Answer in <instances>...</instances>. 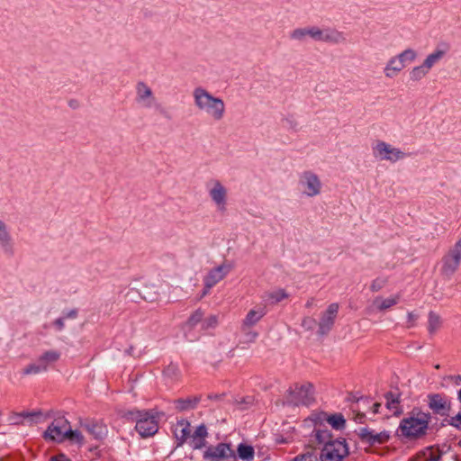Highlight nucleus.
I'll use <instances>...</instances> for the list:
<instances>
[{
  "label": "nucleus",
  "instance_id": "1",
  "mask_svg": "<svg viewBox=\"0 0 461 461\" xmlns=\"http://www.w3.org/2000/svg\"><path fill=\"white\" fill-rule=\"evenodd\" d=\"M290 39L300 42H304L307 38L316 41H323L331 44H339L346 42V37L342 32L334 28H319L310 26L304 28H296L290 32Z\"/></svg>",
  "mask_w": 461,
  "mask_h": 461
},
{
  "label": "nucleus",
  "instance_id": "2",
  "mask_svg": "<svg viewBox=\"0 0 461 461\" xmlns=\"http://www.w3.org/2000/svg\"><path fill=\"white\" fill-rule=\"evenodd\" d=\"M193 97L195 107L214 121H221L224 117L225 104L221 98L213 96L202 86L194 89Z\"/></svg>",
  "mask_w": 461,
  "mask_h": 461
},
{
  "label": "nucleus",
  "instance_id": "3",
  "mask_svg": "<svg viewBox=\"0 0 461 461\" xmlns=\"http://www.w3.org/2000/svg\"><path fill=\"white\" fill-rule=\"evenodd\" d=\"M430 420L431 416L429 413L413 411L406 418L402 420L399 430L405 438H420L426 434Z\"/></svg>",
  "mask_w": 461,
  "mask_h": 461
},
{
  "label": "nucleus",
  "instance_id": "4",
  "mask_svg": "<svg viewBox=\"0 0 461 461\" xmlns=\"http://www.w3.org/2000/svg\"><path fill=\"white\" fill-rule=\"evenodd\" d=\"M136 421L135 429L141 438L151 437L158 429V418L150 411H135L131 412Z\"/></svg>",
  "mask_w": 461,
  "mask_h": 461
},
{
  "label": "nucleus",
  "instance_id": "5",
  "mask_svg": "<svg viewBox=\"0 0 461 461\" xmlns=\"http://www.w3.org/2000/svg\"><path fill=\"white\" fill-rule=\"evenodd\" d=\"M313 394L314 390L312 384H295L288 390L285 401L288 404L294 406L309 405L313 401Z\"/></svg>",
  "mask_w": 461,
  "mask_h": 461
},
{
  "label": "nucleus",
  "instance_id": "6",
  "mask_svg": "<svg viewBox=\"0 0 461 461\" xmlns=\"http://www.w3.org/2000/svg\"><path fill=\"white\" fill-rule=\"evenodd\" d=\"M461 264V237L452 248L442 258L441 273L443 276L450 277L459 268Z\"/></svg>",
  "mask_w": 461,
  "mask_h": 461
},
{
  "label": "nucleus",
  "instance_id": "7",
  "mask_svg": "<svg viewBox=\"0 0 461 461\" xmlns=\"http://www.w3.org/2000/svg\"><path fill=\"white\" fill-rule=\"evenodd\" d=\"M372 149L375 158L380 160L390 161L392 163H395L407 157V154L400 149L394 148L384 140H377Z\"/></svg>",
  "mask_w": 461,
  "mask_h": 461
},
{
  "label": "nucleus",
  "instance_id": "8",
  "mask_svg": "<svg viewBox=\"0 0 461 461\" xmlns=\"http://www.w3.org/2000/svg\"><path fill=\"white\" fill-rule=\"evenodd\" d=\"M348 454V448L345 440H333L323 447L320 455L321 461H342Z\"/></svg>",
  "mask_w": 461,
  "mask_h": 461
},
{
  "label": "nucleus",
  "instance_id": "9",
  "mask_svg": "<svg viewBox=\"0 0 461 461\" xmlns=\"http://www.w3.org/2000/svg\"><path fill=\"white\" fill-rule=\"evenodd\" d=\"M231 270L229 264H221L209 270L203 277V290L202 297L207 295L210 290L221 281Z\"/></svg>",
  "mask_w": 461,
  "mask_h": 461
},
{
  "label": "nucleus",
  "instance_id": "10",
  "mask_svg": "<svg viewBox=\"0 0 461 461\" xmlns=\"http://www.w3.org/2000/svg\"><path fill=\"white\" fill-rule=\"evenodd\" d=\"M299 186L304 194L312 197L321 193L322 185L317 175L311 171H305L300 176Z\"/></svg>",
  "mask_w": 461,
  "mask_h": 461
},
{
  "label": "nucleus",
  "instance_id": "11",
  "mask_svg": "<svg viewBox=\"0 0 461 461\" xmlns=\"http://www.w3.org/2000/svg\"><path fill=\"white\" fill-rule=\"evenodd\" d=\"M203 459L210 461H224L235 457V452L230 444L219 443L215 446H210L203 455Z\"/></svg>",
  "mask_w": 461,
  "mask_h": 461
},
{
  "label": "nucleus",
  "instance_id": "12",
  "mask_svg": "<svg viewBox=\"0 0 461 461\" xmlns=\"http://www.w3.org/2000/svg\"><path fill=\"white\" fill-rule=\"evenodd\" d=\"M68 422L64 418L54 420L44 432V438L56 442H62L68 434Z\"/></svg>",
  "mask_w": 461,
  "mask_h": 461
},
{
  "label": "nucleus",
  "instance_id": "13",
  "mask_svg": "<svg viewBox=\"0 0 461 461\" xmlns=\"http://www.w3.org/2000/svg\"><path fill=\"white\" fill-rule=\"evenodd\" d=\"M136 102L148 109L157 105L156 97L151 88L143 81H140L136 85Z\"/></svg>",
  "mask_w": 461,
  "mask_h": 461
},
{
  "label": "nucleus",
  "instance_id": "14",
  "mask_svg": "<svg viewBox=\"0 0 461 461\" xmlns=\"http://www.w3.org/2000/svg\"><path fill=\"white\" fill-rule=\"evenodd\" d=\"M267 313V309L265 304L259 303L255 305L248 312L245 318L242 320L241 330H247L252 329Z\"/></svg>",
  "mask_w": 461,
  "mask_h": 461
},
{
  "label": "nucleus",
  "instance_id": "15",
  "mask_svg": "<svg viewBox=\"0 0 461 461\" xmlns=\"http://www.w3.org/2000/svg\"><path fill=\"white\" fill-rule=\"evenodd\" d=\"M339 306L337 303H330L327 310L321 314L319 330L320 333L327 334L334 325Z\"/></svg>",
  "mask_w": 461,
  "mask_h": 461
},
{
  "label": "nucleus",
  "instance_id": "16",
  "mask_svg": "<svg viewBox=\"0 0 461 461\" xmlns=\"http://www.w3.org/2000/svg\"><path fill=\"white\" fill-rule=\"evenodd\" d=\"M428 398L429 407L434 413L440 416H446L448 414L451 403L447 396L435 393L429 394Z\"/></svg>",
  "mask_w": 461,
  "mask_h": 461
},
{
  "label": "nucleus",
  "instance_id": "17",
  "mask_svg": "<svg viewBox=\"0 0 461 461\" xmlns=\"http://www.w3.org/2000/svg\"><path fill=\"white\" fill-rule=\"evenodd\" d=\"M359 437L362 441L368 443L369 445L384 444L390 438L389 433L385 430L376 432L367 428L360 429Z\"/></svg>",
  "mask_w": 461,
  "mask_h": 461
},
{
  "label": "nucleus",
  "instance_id": "18",
  "mask_svg": "<svg viewBox=\"0 0 461 461\" xmlns=\"http://www.w3.org/2000/svg\"><path fill=\"white\" fill-rule=\"evenodd\" d=\"M400 300V294H394L387 297L379 295L374 298L370 308L373 311L385 312L397 305Z\"/></svg>",
  "mask_w": 461,
  "mask_h": 461
},
{
  "label": "nucleus",
  "instance_id": "19",
  "mask_svg": "<svg viewBox=\"0 0 461 461\" xmlns=\"http://www.w3.org/2000/svg\"><path fill=\"white\" fill-rule=\"evenodd\" d=\"M173 435L176 439V447H182L190 438L191 424L186 420H180L173 426Z\"/></svg>",
  "mask_w": 461,
  "mask_h": 461
},
{
  "label": "nucleus",
  "instance_id": "20",
  "mask_svg": "<svg viewBox=\"0 0 461 461\" xmlns=\"http://www.w3.org/2000/svg\"><path fill=\"white\" fill-rule=\"evenodd\" d=\"M208 437L207 428L204 424L197 426L194 431L190 434L189 445L193 449H202L206 446Z\"/></svg>",
  "mask_w": 461,
  "mask_h": 461
},
{
  "label": "nucleus",
  "instance_id": "21",
  "mask_svg": "<svg viewBox=\"0 0 461 461\" xmlns=\"http://www.w3.org/2000/svg\"><path fill=\"white\" fill-rule=\"evenodd\" d=\"M204 312L201 309H197L194 312L191 316L188 318L186 322L183 326V330L185 332V336L189 340L196 339V336L192 334V330L198 324L203 322Z\"/></svg>",
  "mask_w": 461,
  "mask_h": 461
},
{
  "label": "nucleus",
  "instance_id": "22",
  "mask_svg": "<svg viewBox=\"0 0 461 461\" xmlns=\"http://www.w3.org/2000/svg\"><path fill=\"white\" fill-rule=\"evenodd\" d=\"M450 50L449 43L442 41L438 44L436 50L427 56L423 64L430 69L436 63H438Z\"/></svg>",
  "mask_w": 461,
  "mask_h": 461
},
{
  "label": "nucleus",
  "instance_id": "23",
  "mask_svg": "<svg viewBox=\"0 0 461 461\" xmlns=\"http://www.w3.org/2000/svg\"><path fill=\"white\" fill-rule=\"evenodd\" d=\"M314 437L319 444H323L325 446L328 442H332L330 431L327 429L325 425H322L321 421L317 419V415L314 419Z\"/></svg>",
  "mask_w": 461,
  "mask_h": 461
},
{
  "label": "nucleus",
  "instance_id": "24",
  "mask_svg": "<svg viewBox=\"0 0 461 461\" xmlns=\"http://www.w3.org/2000/svg\"><path fill=\"white\" fill-rule=\"evenodd\" d=\"M210 185L211 187L208 189V192L212 202H225L227 196V189L223 186V185L218 180L212 181Z\"/></svg>",
  "mask_w": 461,
  "mask_h": 461
},
{
  "label": "nucleus",
  "instance_id": "25",
  "mask_svg": "<svg viewBox=\"0 0 461 461\" xmlns=\"http://www.w3.org/2000/svg\"><path fill=\"white\" fill-rule=\"evenodd\" d=\"M0 246L5 252L13 251V240L5 222L0 218Z\"/></svg>",
  "mask_w": 461,
  "mask_h": 461
},
{
  "label": "nucleus",
  "instance_id": "26",
  "mask_svg": "<svg viewBox=\"0 0 461 461\" xmlns=\"http://www.w3.org/2000/svg\"><path fill=\"white\" fill-rule=\"evenodd\" d=\"M405 68V64L397 58L392 57L386 63L384 72L386 77L393 78Z\"/></svg>",
  "mask_w": 461,
  "mask_h": 461
},
{
  "label": "nucleus",
  "instance_id": "27",
  "mask_svg": "<svg viewBox=\"0 0 461 461\" xmlns=\"http://www.w3.org/2000/svg\"><path fill=\"white\" fill-rule=\"evenodd\" d=\"M317 419L321 420H326L333 429L339 430L342 429L345 427L346 420L342 414L336 413L333 415H326V414H320L317 415Z\"/></svg>",
  "mask_w": 461,
  "mask_h": 461
},
{
  "label": "nucleus",
  "instance_id": "28",
  "mask_svg": "<svg viewBox=\"0 0 461 461\" xmlns=\"http://www.w3.org/2000/svg\"><path fill=\"white\" fill-rule=\"evenodd\" d=\"M441 452L438 447H429L419 453L414 461H440Z\"/></svg>",
  "mask_w": 461,
  "mask_h": 461
},
{
  "label": "nucleus",
  "instance_id": "29",
  "mask_svg": "<svg viewBox=\"0 0 461 461\" xmlns=\"http://www.w3.org/2000/svg\"><path fill=\"white\" fill-rule=\"evenodd\" d=\"M288 296L289 295L285 289L276 288L272 291L267 292L265 295V298L268 303L276 304L288 298Z\"/></svg>",
  "mask_w": 461,
  "mask_h": 461
},
{
  "label": "nucleus",
  "instance_id": "30",
  "mask_svg": "<svg viewBox=\"0 0 461 461\" xmlns=\"http://www.w3.org/2000/svg\"><path fill=\"white\" fill-rule=\"evenodd\" d=\"M60 357V353L56 350H50L43 353L39 358V363L42 366H44V370L46 371L50 365L57 362Z\"/></svg>",
  "mask_w": 461,
  "mask_h": 461
},
{
  "label": "nucleus",
  "instance_id": "31",
  "mask_svg": "<svg viewBox=\"0 0 461 461\" xmlns=\"http://www.w3.org/2000/svg\"><path fill=\"white\" fill-rule=\"evenodd\" d=\"M237 454L238 456L243 461H253L255 450L252 446L240 443L237 447Z\"/></svg>",
  "mask_w": 461,
  "mask_h": 461
},
{
  "label": "nucleus",
  "instance_id": "32",
  "mask_svg": "<svg viewBox=\"0 0 461 461\" xmlns=\"http://www.w3.org/2000/svg\"><path fill=\"white\" fill-rule=\"evenodd\" d=\"M428 322H429L428 329H429V331L431 333L436 332L441 327V324H442L440 316L434 312H430L429 313V321Z\"/></svg>",
  "mask_w": 461,
  "mask_h": 461
},
{
  "label": "nucleus",
  "instance_id": "33",
  "mask_svg": "<svg viewBox=\"0 0 461 461\" xmlns=\"http://www.w3.org/2000/svg\"><path fill=\"white\" fill-rule=\"evenodd\" d=\"M197 402L196 398L179 399L176 402V408L179 411H185L194 408Z\"/></svg>",
  "mask_w": 461,
  "mask_h": 461
},
{
  "label": "nucleus",
  "instance_id": "34",
  "mask_svg": "<svg viewBox=\"0 0 461 461\" xmlns=\"http://www.w3.org/2000/svg\"><path fill=\"white\" fill-rule=\"evenodd\" d=\"M429 70V69L425 67L424 64L414 67L410 73V78L412 81H419L427 75Z\"/></svg>",
  "mask_w": 461,
  "mask_h": 461
},
{
  "label": "nucleus",
  "instance_id": "35",
  "mask_svg": "<svg viewBox=\"0 0 461 461\" xmlns=\"http://www.w3.org/2000/svg\"><path fill=\"white\" fill-rule=\"evenodd\" d=\"M388 283V278L385 276H378L374 279L370 285V290L373 293L381 291Z\"/></svg>",
  "mask_w": 461,
  "mask_h": 461
},
{
  "label": "nucleus",
  "instance_id": "36",
  "mask_svg": "<svg viewBox=\"0 0 461 461\" xmlns=\"http://www.w3.org/2000/svg\"><path fill=\"white\" fill-rule=\"evenodd\" d=\"M416 57L417 53L412 49H407L397 55V58L405 65L407 62H412Z\"/></svg>",
  "mask_w": 461,
  "mask_h": 461
},
{
  "label": "nucleus",
  "instance_id": "37",
  "mask_svg": "<svg viewBox=\"0 0 461 461\" xmlns=\"http://www.w3.org/2000/svg\"><path fill=\"white\" fill-rule=\"evenodd\" d=\"M386 408L389 410L388 415H396L400 413L399 402L396 399L386 397Z\"/></svg>",
  "mask_w": 461,
  "mask_h": 461
},
{
  "label": "nucleus",
  "instance_id": "38",
  "mask_svg": "<svg viewBox=\"0 0 461 461\" xmlns=\"http://www.w3.org/2000/svg\"><path fill=\"white\" fill-rule=\"evenodd\" d=\"M66 439H68L74 443L81 444L83 442L84 438H83L82 433L79 430H72L68 427Z\"/></svg>",
  "mask_w": 461,
  "mask_h": 461
},
{
  "label": "nucleus",
  "instance_id": "39",
  "mask_svg": "<svg viewBox=\"0 0 461 461\" xmlns=\"http://www.w3.org/2000/svg\"><path fill=\"white\" fill-rule=\"evenodd\" d=\"M42 371H45L44 366H42L41 365V363H39V360H37L36 363L26 366L23 370V374H25V375L39 374Z\"/></svg>",
  "mask_w": 461,
  "mask_h": 461
},
{
  "label": "nucleus",
  "instance_id": "40",
  "mask_svg": "<svg viewBox=\"0 0 461 461\" xmlns=\"http://www.w3.org/2000/svg\"><path fill=\"white\" fill-rule=\"evenodd\" d=\"M293 461H319L317 454L314 452H306L295 456Z\"/></svg>",
  "mask_w": 461,
  "mask_h": 461
},
{
  "label": "nucleus",
  "instance_id": "41",
  "mask_svg": "<svg viewBox=\"0 0 461 461\" xmlns=\"http://www.w3.org/2000/svg\"><path fill=\"white\" fill-rule=\"evenodd\" d=\"M218 324V317L216 315H211L205 318L202 322V328L203 330H207L210 328H214Z\"/></svg>",
  "mask_w": 461,
  "mask_h": 461
},
{
  "label": "nucleus",
  "instance_id": "42",
  "mask_svg": "<svg viewBox=\"0 0 461 461\" xmlns=\"http://www.w3.org/2000/svg\"><path fill=\"white\" fill-rule=\"evenodd\" d=\"M448 424L457 429H461V412L449 419Z\"/></svg>",
  "mask_w": 461,
  "mask_h": 461
},
{
  "label": "nucleus",
  "instance_id": "43",
  "mask_svg": "<svg viewBox=\"0 0 461 461\" xmlns=\"http://www.w3.org/2000/svg\"><path fill=\"white\" fill-rule=\"evenodd\" d=\"M242 331L245 333V335L247 337V340L249 342L255 341L258 336V333L255 330H252L251 329L247 330H242Z\"/></svg>",
  "mask_w": 461,
  "mask_h": 461
},
{
  "label": "nucleus",
  "instance_id": "44",
  "mask_svg": "<svg viewBox=\"0 0 461 461\" xmlns=\"http://www.w3.org/2000/svg\"><path fill=\"white\" fill-rule=\"evenodd\" d=\"M418 317L419 316H418L417 313H415V312H409L408 315H407L408 327L413 326L415 321H417Z\"/></svg>",
  "mask_w": 461,
  "mask_h": 461
},
{
  "label": "nucleus",
  "instance_id": "45",
  "mask_svg": "<svg viewBox=\"0 0 461 461\" xmlns=\"http://www.w3.org/2000/svg\"><path fill=\"white\" fill-rule=\"evenodd\" d=\"M50 461H71L68 456H66L64 454H59L56 456H53L50 458Z\"/></svg>",
  "mask_w": 461,
  "mask_h": 461
},
{
  "label": "nucleus",
  "instance_id": "46",
  "mask_svg": "<svg viewBox=\"0 0 461 461\" xmlns=\"http://www.w3.org/2000/svg\"><path fill=\"white\" fill-rule=\"evenodd\" d=\"M54 325L56 326V328L59 330H62L64 326H65V322H64V319L63 318H59L57 319L55 321H54Z\"/></svg>",
  "mask_w": 461,
  "mask_h": 461
},
{
  "label": "nucleus",
  "instance_id": "47",
  "mask_svg": "<svg viewBox=\"0 0 461 461\" xmlns=\"http://www.w3.org/2000/svg\"><path fill=\"white\" fill-rule=\"evenodd\" d=\"M381 406H382L381 403H378V402L374 403V405H373V413H375H375H379L380 412L379 409L381 408Z\"/></svg>",
  "mask_w": 461,
  "mask_h": 461
},
{
  "label": "nucleus",
  "instance_id": "48",
  "mask_svg": "<svg viewBox=\"0 0 461 461\" xmlns=\"http://www.w3.org/2000/svg\"><path fill=\"white\" fill-rule=\"evenodd\" d=\"M176 371H177L176 366H169L166 369L165 373H166V374H169V373L174 374Z\"/></svg>",
  "mask_w": 461,
  "mask_h": 461
},
{
  "label": "nucleus",
  "instance_id": "49",
  "mask_svg": "<svg viewBox=\"0 0 461 461\" xmlns=\"http://www.w3.org/2000/svg\"><path fill=\"white\" fill-rule=\"evenodd\" d=\"M94 429H97L98 431L96 432V437H98L99 435H101L103 433V430H104V428L102 426H98V425H95L93 427Z\"/></svg>",
  "mask_w": 461,
  "mask_h": 461
},
{
  "label": "nucleus",
  "instance_id": "50",
  "mask_svg": "<svg viewBox=\"0 0 461 461\" xmlns=\"http://www.w3.org/2000/svg\"><path fill=\"white\" fill-rule=\"evenodd\" d=\"M77 316V311H71L68 314V318H75Z\"/></svg>",
  "mask_w": 461,
  "mask_h": 461
},
{
  "label": "nucleus",
  "instance_id": "51",
  "mask_svg": "<svg viewBox=\"0 0 461 461\" xmlns=\"http://www.w3.org/2000/svg\"><path fill=\"white\" fill-rule=\"evenodd\" d=\"M457 399L461 402V389L457 393Z\"/></svg>",
  "mask_w": 461,
  "mask_h": 461
},
{
  "label": "nucleus",
  "instance_id": "52",
  "mask_svg": "<svg viewBox=\"0 0 461 461\" xmlns=\"http://www.w3.org/2000/svg\"><path fill=\"white\" fill-rule=\"evenodd\" d=\"M31 415H32V414H31V413H29V412H23V413H22V414H21V416H23V417H29V416H31Z\"/></svg>",
  "mask_w": 461,
  "mask_h": 461
},
{
  "label": "nucleus",
  "instance_id": "53",
  "mask_svg": "<svg viewBox=\"0 0 461 461\" xmlns=\"http://www.w3.org/2000/svg\"><path fill=\"white\" fill-rule=\"evenodd\" d=\"M312 302H307L306 306L310 307L312 305Z\"/></svg>",
  "mask_w": 461,
  "mask_h": 461
},
{
  "label": "nucleus",
  "instance_id": "54",
  "mask_svg": "<svg viewBox=\"0 0 461 461\" xmlns=\"http://www.w3.org/2000/svg\"><path fill=\"white\" fill-rule=\"evenodd\" d=\"M73 105H75V103L69 104V106H73Z\"/></svg>",
  "mask_w": 461,
  "mask_h": 461
},
{
  "label": "nucleus",
  "instance_id": "55",
  "mask_svg": "<svg viewBox=\"0 0 461 461\" xmlns=\"http://www.w3.org/2000/svg\"><path fill=\"white\" fill-rule=\"evenodd\" d=\"M73 105H75V103L69 104V106H73Z\"/></svg>",
  "mask_w": 461,
  "mask_h": 461
},
{
  "label": "nucleus",
  "instance_id": "56",
  "mask_svg": "<svg viewBox=\"0 0 461 461\" xmlns=\"http://www.w3.org/2000/svg\"><path fill=\"white\" fill-rule=\"evenodd\" d=\"M459 445L461 446V440H460V442H459Z\"/></svg>",
  "mask_w": 461,
  "mask_h": 461
}]
</instances>
